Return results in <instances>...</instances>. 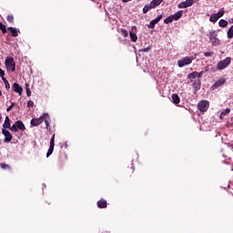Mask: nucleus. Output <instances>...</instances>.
<instances>
[{"label":"nucleus","instance_id":"23","mask_svg":"<svg viewBox=\"0 0 233 233\" xmlns=\"http://www.w3.org/2000/svg\"><path fill=\"white\" fill-rule=\"evenodd\" d=\"M227 35H228V39H232V37H233V25H231L230 28L228 30Z\"/></svg>","mask_w":233,"mask_h":233},{"label":"nucleus","instance_id":"8","mask_svg":"<svg viewBox=\"0 0 233 233\" xmlns=\"http://www.w3.org/2000/svg\"><path fill=\"white\" fill-rule=\"evenodd\" d=\"M194 5V0H186L185 2H181L178 4V8H188V6H192Z\"/></svg>","mask_w":233,"mask_h":233},{"label":"nucleus","instance_id":"13","mask_svg":"<svg viewBox=\"0 0 233 233\" xmlns=\"http://www.w3.org/2000/svg\"><path fill=\"white\" fill-rule=\"evenodd\" d=\"M171 99L173 105H179V103H181V99L177 94H172Z\"/></svg>","mask_w":233,"mask_h":233},{"label":"nucleus","instance_id":"28","mask_svg":"<svg viewBox=\"0 0 233 233\" xmlns=\"http://www.w3.org/2000/svg\"><path fill=\"white\" fill-rule=\"evenodd\" d=\"M172 21H174V18L172 17V15H169L168 17H167L165 20H164V23L166 25H168L170 23H172Z\"/></svg>","mask_w":233,"mask_h":233},{"label":"nucleus","instance_id":"41","mask_svg":"<svg viewBox=\"0 0 233 233\" xmlns=\"http://www.w3.org/2000/svg\"><path fill=\"white\" fill-rule=\"evenodd\" d=\"M14 106H15V105H14V104H11V105L7 107L6 111H7V112H10V110H12V108H14Z\"/></svg>","mask_w":233,"mask_h":233},{"label":"nucleus","instance_id":"25","mask_svg":"<svg viewBox=\"0 0 233 233\" xmlns=\"http://www.w3.org/2000/svg\"><path fill=\"white\" fill-rule=\"evenodd\" d=\"M0 167L3 168V170H12V167L10 165L5 164V163H0Z\"/></svg>","mask_w":233,"mask_h":233},{"label":"nucleus","instance_id":"18","mask_svg":"<svg viewBox=\"0 0 233 233\" xmlns=\"http://www.w3.org/2000/svg\"><path fill=\"white\" fill-rule=\"evenodd\" d=\"M163 1L164 0H152L150 4L153 8H157V6H159Z\"/></svg>","mask_w":233,"mask_h":233},{"label":"nucleus","instance_id":"38","mask_svg":"<svg viewBox=\"0 0 233 233\" xmlns=\"http://www.w3.org/2000/svg\"><path fill=\"white\" fill-rule=\"evenodd\" d=\"M203 74H205V71H200L199 73L198 72V75H197L198 79H201L203 77Z\"/></svg>","mask_w":233,"mask_h":233},{"label":"nucleus","instance_id":"6","mask_svg":"<svg viewBox=\"0 0 233 233\" xmlns=\"http://www.w3.org/2000/svg\"><path fill=\"white\" fill-rule=\"evenodd\" d=\"M208 106H210V103L207 100H202L198 104V109L200 112H207V110H208Z\"/></svg>","mask_w":233,"mask_h":233},{"label":"nucleus","instance_id":"46","mask_svg":"<svg viewBox=\"0 0 233 233\" xmlns=\"http://www.w3.org/2000/svg\"><path fill=\"white\" fill-rule=\"evenodd\" d=\"M1 119H3V116H1V113H0V123H1Z\"/></svg>","mask_w":233,"mask_h":233},{"label":"nucleus","instance_id":"32","mask_svg":"<svg viewBox=\"0 0 233 233\" xmlns=\"http://www.w3.org/2000/svg\"><path fill=\"white\" fill-rule=\"evenodd\" d=\"M9 130H11V132H19L15 124H14L12 127L10 126Z\"/></svg>","mask_w":233,"mask_h":233},{"label":"nucleus","instance_id":"14","mask_svg":"<svg viewBox=\"0 0 233 233\" xmlns=\"http://www.w3.org/2000/svg\"><path fill=\"white\" fill-rule=\"evenodd\" d=\"M171 17H173V21H179V19L183 17V11H178L174 15H171Z\"/></svg>","mask_w":233,"mask_h":233},{"label":"nucleus","instance_id":"3","mask_svg":"<svg viewBox=\"0 0 233 233\" xmlns=\"http://www.w3.org/2000/svg\"><path fill=\"white\" fill-rule=\"evenodd\" d=\"M192 61H194L193 56H185L177 61V66L179 68H183V66L192 65Z\"/></svg>","mask_w":233,"mask_h":233},{"label":"nucleus","instance_id":"1","mask_svg":"<svg viewBox=\"0 0 233 233\" xmlns=\"http://www.w3.org/2000/svg\"><path fill=\"white\" fill-rule=\"evenodd\" d=\"M45 121L46 128H50V116L48 113L44 114L38 118H33L30 122L31 127H39Z\"/></svg>","mask_w":233,"mask_h":233},{"label":"nucleus","instance_id":"26","mask_svg":"<svg viewBox=\"0 0 233 233\" xmlns=\"http://www.w3.org/2000/svg\"><path fill=\"white\" fill-rule=\"evenodd\" d=\"M230 114V108H226L224 111L220 114V119L223 118V116H228Z\"/></svg>","mask_w":233,"mask_h":233},{"label":"nucleus","instance_id":"31","mask_svg":"<svg viewBox=\"0 0 233 233\" xmlns=\"http://www.w3.org/2000/svg\"><path fill=\"white\" fill-rule=\"evenodd\" d=\"M215 15L219 19L220 17H223V15H225V11L220 10L218 13L215 14Z\"/></svg>","mask_w":233,"mask_h":233},{"label":"nucleus","instance_id":"2","mask_svg":"<svg viewBox=\"0 0 233 233\" xmlns=\"http://www.w3.org/2000/svg\"><path fill=\"white\" fill-rule=\"evenodd\" d=\"M208 37L211 41V45L213 46H219L221 45V40L218 38V32L217 31H211L209 32Z\"/></svg>","mask_w":233,"mask_h":233},{"label":"nucleus","instance_id":"35","mask_svg":"<svg viewBox=\"0 0 233 233\" xmlns=\"http://www.w3.org/2000/svg\"><path fill=\"white\" fill-rule=\"evenodd\" d=\"M25 90H26V96H27L28 97H30V96H32V91H31L30 88L28 87V85H26Z\"/></svg>","mask_w":233,"mask_h":233},{"label":"nucleus","instance_id":"7","mask_svg":"<svg viewBox=\"0 0 233 233\" xmlns=\"http://www.w3.org/2000/svg\"><path fill=\"white\" fill-rule=\"evenodd\" d=\"M161 19H163V15H159L157 18L150 21L149 25H147V28H155L156 25H157V23H159Z\"/></svg>","mask_w":233,"mask_h":233},{"label":"nucleus","instance_id":"5","mask_svg":"<svg viewBox=\"0 0 233 233\" xmlns=\"http://www.w3.org/2000/svg\"><path fill=\"white\" fill-rule=\"evenodd\" d=\"M5 66L7 70H11V72H15V62L14 61V57H7L5 59Z\"/></svg>","mask_w":233,"mask_h":233},{"label":"nucleus","instance_id":"15","mask_svg":"<svg viewBox=\"0 0 233 233\" xmlns=\"http://www.w3.org/2000/svg\"><path fill=\"white\" fill-rule=\"evenodd\" d=\"M193 88H195L196 92L201 88V79L195 80L192 84Z\"/></svg>","mask_w":233,"mask_h":233},{"label":"nucleus","instance_id":"22","mask_svg":"<svg viewBox=\"0 0 233 233\" xmlns=\"http://www.w3.org/2000/svg\"><path fill=\"white\" fill-rule=\"evenodd\" d=\"M10 117L8 116H5V123L3 125L4 128H10Z\"/></svg>","mask_w":233,"mask_h":233},{"label":"nucleus","instance_id":"43","mask_svg":"<svg viewBox=\"0 0 233 233\" xmlns=\"http://www.w3.org/2000/svg\"><path fill=\"white\" fill-rule=\"evenodd\" d=\"M2 80L4 81V84L8 83V80L5 76L2 77Z\"/></svg>","mask_w":233,"mask_h":233},{"label":"nucleus","instance_id":"12","mask_svg":"<svg viewBox=\"0 0 233 233\" xmlns=\"http://www.w3.org/2000/svg\"><path fill=\"white\" fill-rule=\"evenodd\" d=\"M15 125L16 127V129L21 130V132H25V130H26V127H25L23 121L17 120L16 122H15Z\"/></svg>","mask_w":233,"mask_h":233},{"label":"nucleus","instance_id":"9","mask_svg":"<svg viewBox=\"0 0 233 233\" xmlns=\"http://www.w3.org/2000/svg\"><path fill=\"white\" fill-rule=\"evenodd\" d=\"M2 134L5 136V143H10L12 141V133L6 129L2 130Z\"/></svg>","mask_w":233,"mask_h":233},{"label":"nucleus","instance_id":"24","mask_svg":"<svg viewBox=\"0 0 233 233\" xmlns=\"http://www.w3.org/2000/svg\"><path fill=\"white\" fill-rule=\"evenodd\" d=\"M196 77H198V71L189 73L187 75V78H189V79H196Z\"/></svg>","mask_w":233,"mask_h":233},{"label":"nucleus","instance_id":"42","mask_svg":"<svg viewBox=\"0 0 233 233\" xmlns=\"http://www.w3.org/2000/svg\"><path fill=\"white\" fill-rule=\"evenodd\" d=\"M3 76H5V70L0 68V77H3Z\"/></svg>","mask_w":233,"mask_h":233},{"label":"nucleus","instance_id":"11","mask_svg":"<svg viewBox=\"0 0 233 233\" xmlns=\"http://www.w3.org/2000/svg\"><path fill=\"white\" fill-rule=\"evenodd\" d=\"M13 90H14V92H16V94H18L19 96L23 95V87L21 86H19V84H17V83H14Z\"/></svg>","mask_w":233,"mask_h":233},{"label":"nucleus","instance_id":"20","mask_svg":"<svg viewBox=\"0 0 233 233\" xmlns=\"http://www.w3.org/2000/svg\"><path fill=\"white\" fill-rule=\"evenodd\" d=\"M129 36H130V39L133 43L137 42V35H136V33H133L132 31H130L129 32Z\"/></svg>","mask_w":233,"mask_h":233},{"label":"nucleus","instance_id":"30","mask_svg":"<svg viewBox=\"0 0 233 233\" xmlns=\"http://www.w3.org/2000/svg\"><path fill=\"white\" fill-rule=\"evenodd\" d=\"M49 147H56V135H53V137L50 140V146Z\"/></svg>","mask_w":233,"mask_h":233},{"label":"nucleus","instance_id":"10","mask_svg":"<svg viewBox=\"0 0 233 233\" xmlns=\"http://www.w3.org/2000/svg\"><path fill=\"white\" fill-rule=\"evenodd\" d=\"M225 83H227V80L225 78H219L212 86L213 90L216 88H219V86H223V85H225Z\"/></svg>","mask_w":233,"mask_h":233},{"label":"nucleus","instance_id":"4","mask_svg":"<svg viewBox=\"0 0 233 233\" xmlns=\"http://www.w3.org/2000/svg\"><path fill=\"white\" fill-rule=\"evenodd\" d=\"M232 63V58L230 56L226 57L224 60L219 61L217 65L218 70H225Z\"/></svg>","mask_w":233,"mask_h":233},{"label":"nucleus","instance_id":"37","mask_svg":"<svg viewBox=\"0 0 233 233\" xmlns=\"http://www.w3.org/2000/svg\"><path fill=\"white\" fill-rule=\"evenodd\" d=\"M204 56L206 57H212L214 56V52H205Z\"/></svg>","mask_w":233,"mask_h":233},{"label":"nucleus","instance_id":"19","mask_svg":"<svg viewBox=\"0 0 233 233\" xmlns=\"http://www.w3.org/2000/svg\"><path fill=\"white\" fill-rule=\"evenodd\" d=\"M153 5L151 4L147 5L143 7V14H148V12H150V10H152Z\"/></svg>","mask_w":233,"mask_h":233},{"label":"nucleus","instance_id":"21","mask_svg":"<svg viewBox=\"0 0 233 233\" xmlns=\"http://www.w3.org/2000/svg\"><path fill=\"white\" fill-rule=\"evenodd\" d=\"M228 25V22L225 19H221L218 22V26H221V28H226V26Z\"/></svg>","mask_w":233,"mask_h":233},{"label":"nucleus","instance_id":"27","mask_svg":"<svg viewBox=\"0 0 233 233\" xmlns=\"http://www.w3.org/2000/svg\"><path fill=\"white\" fill-rule=\"evenodd\" d=\"M218 19H219V18H218V16L216 15V14H213V15H211V16H210V18H209V21H210V23H217V22H218Z\"/></svg>","mask_w":233,"mask_h":233},{"label":"nucleus","instance_id":"44","mask_svg":"<svg viewBox=\"0 0 233 233\" xmlns=\"http://www.w3.org/2000/svg\"><path fill=\"white\" fill-rule=\"evenodd\" d=\"M148 50H150V48H149V47L145 48V49H144V52H148Z\"/></svg>","mask_w":233,"mask_h":233},{"label":"nucleus","instance_id":"33","mask_svg":"<svg viewBox=\"0 0 233 233\" xmlns=\"http://www.w3.org/2000/svg\"><path fill=\"white\" fill-rule=\"evenodd\" d=\"M0 30L3 32V34H6V25L0 23Z\"/></svg>","mask_w":233,"mask_h":233},{"label":"nucleus","instance_id":"34","mask_svg":"<svg viewBox=\"0 0 233 233\" xmlns=\"http://www.w3.org/2000/svg\"><path fill=\"white\" fill-rule=\"evenodd\" d=\"M120 32L122 33L123 37H128V31L126 29L121 28Z\"/></svg>","mask_w":233,"mask_h":233},{"label":"nucleus","instance_id":"17","mask_svg":"<svg viewBox=\"0 0 233 233\" xmlns=\"http://www.w3.org/2000/svg\"><path fill=\"white\" fill-rule=\"evenodd\" d=\"M7 30H9V32H11V35L13 37H17V35H19V31L14 27H8Z\"/></svg>","mask_w":233,"mask_h":233},{"label":"nucleus","instance_id":"16","mask_svg":"<svg viewBox=\"0 0 233 233\" xmlns=\"http://www.w3.org/2000/svg\"><path fill=\"white\" fill-rule=\"evenodd\" d=\"M96 205H97L98 208H106V207H107L106 200H105V199L98 200Z\"/></svg>","mask_w":233,"mask_h":233},{"label":"nucleus","instance_id":"29","mask_svg":"<svg viewBox=\"0 0 233 233\" xmlns=\"http://www.w3.org/2000/svg\"><path fill=\"white\" fill-rule=\"evenodd\" d=\"M53 153H54V147L49 146V149L46 153V157H50V156H52Z\"/></svg>","mask_w":233,"mask_h":233},{"label":"nucleus","instance_id":"40","mask_svg":"<svg viewBox=\"0 0 233 233\" xmlns=\"http://www.w3.org/2000/svg\"><path fill=\"white\" fill-rule=\"evenodd\" d=\"M4 85L6 90H10V83L5 82Z\"/></svg>","mask_w":233,"mask_h":233},{"label":"nucleus","instance_id":"45","mask_svg":"<svg viewBox=\"0 0 233 233\" xmlns=\"http://www.w3.org/2000/svg\"><path fill=\"white\" fill-rule=\"evenodd\" d=\"M123 3H128L129 1H132V0H122Z\"/></svg>","mask_w":233,"mask_h":233},{"label":"nucleus","instance_id":"39","mask_svg":"<svg viewBox=\"0 0 233 233\" xmlns=\"http://www.w3.org/2000/svg\"><path fill=\"white\" fill-rule=\"evenodd\" d=\"M27 106H28V108H34V101H32V100H29L28 102H27Z\"/></svg>","mask_w":233,"mask_h":233},{"label":"nucleus","instance_id":"36","mask_svg":"<svg viewBox=\"0 0 233 233\" xmlns=\"http://www.w3.org/2000/svg\"><path fill=\"white\" fill-rule=\"evenodd\" d=\"M6 20L8 21V23H14V15H8Z\"/></svg>","mask_w":233,"mask_h":233}]
</instances>
